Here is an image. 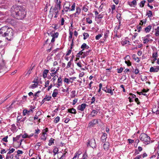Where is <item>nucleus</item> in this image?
<instances>
[{
    "label": "nucleus",
    "mask_w": 159,
    "mask_h": 159,
    "mask_svg": "<svg viewBox=\"0 0 159 159\" xmlns=\"http://www.w3.org/2000/svg\"><path fill=\"white\" fill-rule=\"evenodd\" d=\"M11 11V16L14 18L18 20H22L26 16V13L25 9L21 6H19L15 8Z\"/></svg>",
    "instance_id": "f257e3e1"
},
{
    "label": "nucleus",
    "mask_w": 159,
    "mask_h": 159,
    "mask_svg": "<svg viewBox=\"0 0 159 159\" xmlns=\"http://www.w3.org/2000/svg\"><path fill=\"white\" fill-rule=\"evenodd\" d=\"M140 139L145 144H148L150 143V138L149 136L144 133H142L140 135Z\"/></svg>",
    "instance_id": "f03ea898"
},
{
    "label": "nucleus",
    "mask_w": 159,
    "mask_h": 159,
    "mask_svg": "<svg viewBox=\"0 0 159 159\" xmlns=\"http://www.w3.org/2000/svg\"><path fill=\"white\" fill-rule=\"evenodd\" d=\"M6 32L5 37H7V39L9 40H11L13 37V30L11 28H8Z\"/></svg>",
    "instance_id": "7ed1b4c3"
},
{
    "label": "nucleus",
    "mask_w": 159,
    "mask_h": 159,
    "mask_svg": "<svg viewBox=\"0 0 159 159\" xmlns=\"http://www.w3.org/2000/svg\"><path fill=\"white\" fill-rule=\"evenodd\" d=\"M70 3L69 2L66 1L64 3V5L65 6L64 7V9L62 10V12L63 13L64 11L67 12L68 11H70Z\"/></svg>",
    "instance_id": "20e7f679"
},
{
    "label": "nucleus",
    "mask_w": 159,
    "mask_h": 159,
    "mask_svg": "<svg viewBox=\"0 0 159 159\" xmlns=\"http://www.w3.org/2000/svg\"><path fill=\"white\" fill-rule=\"evenodd\" d=\"M22 135L20 134L19 135H17L16 136V137H13V141L14 142L17 141L18 143H20V145L19 146H20L21 144V142L23 141L22 139H20L21 137V136Z\"/></svg>",
    "instance_id": "39448f33"
},
{
    "label": "nucleus",
    "mask_w": 159,
    "mask_h": 159,
    "mask_svg": "<svg viewBox=\"0 0 159 159\" xmlns=\"http://www.w3.org/2000/svg\"><path fill=\"white\" fill-rule=\"evenodd\" d=\"M95 140L94 139H92L90 140H89L87 143V145L88 146H90L92 148L95 147Z\"/></svg>",
    "instance_id": "423d86ee"
},
{
    "label": "nucleus",
    "mask_w": 159,
    "mask_h": 159,
    "mask_svg": "<svg viewBox=\"0 0 159 159\" xmlns=\"http://www.w3.org/2000/svg\"><path fill=\"white\" fill-rule=\"evenodd\" d=\"M8 28L7 27H3L0 29V34H1L2 36L5 37V35H6V32Z\"/></svg>",
    "instance_id": "0eeeda50"
},
{
    "label": "nucleus",
    "mask_w": 159,
    "mask_h": 159,
    "mask_svg": "<svg viewBox=\"0 0 159 159\" xmlns=\"http://www.w3.org/2000/svg\"><path fill=\"white\" fill-rule=\"evenodd\" d=\"M98 120L99 119H93L90 121L89 124V126L90 127H93L94 125L98 123Z\"/></svg>",
    "instance_id": "6e6552de"
},
{
    "label": "nucleus",
    "mask_w": 159,
    "mask_h": 159,
    "mask_svg": "<svg viewBox=\"0 0 159 159\" xmlns=\"http://www.w3.org/2000/svg\"><path fill=\"white\" fill-rule=\"evenodd\" d=\"M159 70V66H154L152 67L150 69L149 71L150 72H157Z\"/></svg>",
    "instance_id": "1a4fd4ad"
},
{
    "label": "nucleus",
    "mask_w": 159,
    "mask_h": 159,
    "mask_svg": "<svg viewBox=\"0 0 159 159\" xmlns=\"http://www.w3.org/2000/svg\"><path fill=\"white\" fill-rule=\"evenodd\" d=\"M86 106H87V105L86 104L83 103L78 106L77 109L81 111H84Z\"/></svg>",
    "instance_id": "9d476101"
},
{
    "label": "nucleus",
    "mask_w": 159,
    "mask_h": 159,
    "mask_svg": "<svg viewBox=\"0 0 159 159\" xmlns=\"http://www.w3.org/2000/svg\"><path fill=\"white\" fill-rule=\"evenodd\" d=\"M111 87H110V88L107 89V87L103 88L102 89V90L105 91L106 93H110L111 95H112L113 94V90L111 89Z\"/></svg>",
    "instance_id": "9b49d317"
},
{
    "label": "nucleus",
    "mask_w": 159,
    "mask_h": 159,
    "mask_svg": "<svg viewBox=\"0 0 159 159\" xmlns=\"http://www.w3.org/2000/svg\"><path fill=\"white\" fill-rule=\"evenodd\" d=\"M110 144L108 142H106L103 145V149L106 151H107L109 148Z\"/></svg>",
    "instance_id": "f8f14e48"
},
{
    "label": "nucleus",
    "mask_w": 159,
    "mask_h": 159,
    "mask_svg": "<svg viewBox=\"0 0 159 159\" xmlns=\"http://www.w3.org/2000/svg\"><path fill=\"white\" fill-rule=\"evenodd\" d=\"M128 4L131 7H135L137 5V2L136 0H134L132 2H128Z\"/></svg>",
    "instance_id": "ddd939ff"
},
{
    "label": "nucleus",
    "mask_w": 159,
    "mask_h": 159,
    "mask_svg": "<svg viewBox=\"0 0 159 159\" xmlns=\"http://www.w3.org/2000/svg\"><path fill=\"white\" fill-rule=\"evenodd\" d=\"M81 153L82 152L81 151H78L75 154L74 156L72 159H78L79 155H80Z\"/></svg>",
    "instance_id": "4468645a"
},
{
    "label": "nucleus",
    "mask_w": 159,
    "mask_h": 159,
    "mask_svg": "<svg viewBox=\"0 0 159 159\" xmlns=\"http://www.w3.org/2000/svg\"><path fill=\"white\" fill-rule=\"evenodd\" d=\"M67 112L73 114H75L76 113V110L73 108L68 109L67 110Z\"/></svg>",
    "instance_id": "2eb2a0df"
},
{
    "label": "nucleus",
    "mask_w": 159,
    "mask_h": 159,
    "mask_svg": "<svg viewBox=\"0 0 159 159\" xmlns=\"http://www.w3.org/2000/svg\"><path fill=\"white\" fill-rule=\"evenodd\" d=\"M81 11L80 8L79 7H76V10L75 13L74 14L75 16L76 17L77 15H79Z\"/></svg>",
    "instance_id": "dca6fc26"
},
{
    "label": "nucleus",
    "mask_w": 159,
    "mask_h": 159,
    "mask_svg": "<svg viewBox=\"0 0 159 159\" xmlns=\"http://www.w3.org/2000/svg\"><path fill=\"white\" fill-rule=\"evenodd\" d=\"M107 138V134L106 133H104L103 134L102 136L101 137V140L102 142H104L106 141V139Z\"/></svg>",
    "instance_id": "f3484780"
},
{
    "label": "nucleus",
    "mask_w": 159,
    "mask_h": 159,
    "mask_svg": "<svg viewBox=\"0 0 159 159\" xmlns=\"http://www.w3.org/2000/svg\"><path fill=\"white\" fill-rule=\"evenodd\" d=\"M32 69L33 68H30L29 70L25 71L24 73L25 76H28L31 73Z\"/></svg>",
    "instance_id": "a211bd4d"
},
{
    "label": "nucleus",
    "mask_w": 159,
    "mask_h": 159,
    "mask_svg": "<svg viewBox=\"0 0 159 159\" xmlns=\"http://www.w3.org/2000/svg\"><path fill=\"white\" fill-rule=\"evenodd\" d=\"M52 12V13H58V9L56 7H54L53 9H52V8L50 9V13Z\"/></svg>",
    "instance_id": "6ab92c4d"
},
{
    "label": "nucleus",
    "mask_w": 159,
    "mask_h": 159,
    "mask_svg": "<svg viewBox=\"0 0 159 159\" xmlns=\"http://www.w3.org/2000/svg\"><path fill=\"white\" fill-rule=\"evenodd\" d=\"M98 113V111L96 110H93L91 112V116L93 117H94L97 115Z\"/></svg>",
    "instance_id": "aec40b11"
},
{
    "label": "nucleus",
    "mask_w": 159,
    "mask_h": 159,
    "mask_svg": "<svg viewBox=\"0 0 159 159\" xmlns=\"http://www.w3.org/2000/svg\"><path fill=\"white\" fill-rule=\"evenodd\" d=\"M49 72V70H48L45 69V70L43 73V76L44 78H45L47 77V74Z\"/></svg>",
    "instance_id": "412c9836"
},
{
    "label": "nucleus",
    "mask_w": 159,
    "mask_h": 159,
    "mask_svg": "<svg viewBox=\"0 0 159 159\" xmlns=\"http://www.w3.org/2000/svg\"><path fill=\"white\" fill-rule=\"evenodd\" d=\"M152 26L151 25H149L144 29V30L146 33L150 32L152 29Z\"/></svg>",
    "instance_id": "4be33fe9"
},
{
    "label": "nucleus",
    "mask_w": 159,
    "mask_h": 159,
    "mask_svg": "<svg viewBox=\"0 0 159 159\" xmlns=\"http://www.w3.org/2000/svg\"><path fill=\"white\" fill-rule=\"evenodd\" d=\"M6 68L5 61L3 60H2V64H0V70L1 69H4Z\"/></svg>",
    "instance_id": "5701e85b"
},
{
    "label": "nucleus",
    "mask_w": 159,
    "mask_h": 159,
    "mask_svg": "<svg viewBox=\"0 0 159 159\" xmlns=\"http://www.w3.org/2000/svg\"><path fill=\"white\" fill-rule=\"evenodd\" d=\"M146 15L149 18H151L152 16V14L151 11L149 10L147 12Z\"/></svg>",
    "instance_id": "b1692460"
},
{
    "label": "nucleus",
    "mask_w": 159,
    "mask_h": 159,
    "mask_svg": "<svg viewBox=\"0 0 159 159\" xmlns=\"http://www.w3.org/2000/svg\"><path fill=\"white\" fill-rule=\"evenodd\" d=\"M57 91L58 90L57 89H55L54 90L52 95L53 97L55 98L57 96V95L58 94Z\"/></svg>",
    "instance_id": "393cba45"
},
{
    "label": "nucleus",
    "mask_w": 159,
    "mask_h": 159,
    "mask_svg": "<svg viewBox=\"0 0 159 159\" xmlns=\"http://www.w3.org/2000/svg\"><path fill=\"white\" fill-rule=\"evenodd\" d=\"M132 57L133 58V59L134 60L137 61H136L137 62H139L140 61V60L139 59V58L138 57H136V55L135 54H133V56H132Z\"/></svg>",
    "instance_id": "a878e982"
},
{
    "label": "nucleus",
    "mask_w": 159,
    "mask_h": 159,
    "mask_svg": "<svg viewBox=\"0 0 159 159\" xmlns=\"http://www.w3.org/2000/svg\"><path fill=\"white\" fill-rule=\"evenodd\" d=\"M58 149L57 148L55 147L53 150V152L54 153V156L57 154L58 153Z\"/></svg>",
    "instance_id": "bb28decb"
},
{
    "label": "nucleus",
    "mask_w": 159,
    "mask_h": 159,
    "mask_svg": "<svg viewBox=\"0 0 159 159\" xmlns=\"http://www.w3.org/2000/svg\"><path fill=\"white\" fill-rule=\"evenodd\" d=\"M69 41H71L72 37V35H73V32L72 31H70V29L69 30Z\"/></svg>",
    "instance_id": "cd10ccee"
},
{
    "label": "nucleus",
    "mask_w": 159,
    "mask_h": 159,
    "mask_svg": "<svg viewBox=\"0 0 159 159\" xmlns=\"http://www.w3.org/2000/svg\"><path fill=\"white\" fill-rule=\"evenodd\" d=\"M109 33V32L108 30H107L105 31L104 34V36L105 39H107L108 37Z\"/></svg>",
    "instance_id": "c85d7f7f"
},
{
    "label": "nucleus",
    "mask_w": 159,
    "mask_h": 159,
    "mask_svg": "<svg viewBox=\"0 0 159 159\" xmlns=\"http://www.w3.org/2000/svg\"><path fill=\"white\" fill-rule=\"evenodd\" d=\"M75 90L72 91L70 95V97L71 98H74L75 96Z\"/></svg>",
    "instance_id": "c756f323"
},
{
    "label": "nucleus",
    "mask_w": 159,
    "mask_h": 159,
    "mask_svg": "<svg viewBox=\"0 0 159 159\" xmlns=\"http://www.w3.org/2000/svg\"><path fill=\"white\" fill-rule=\"evenodd\" d=\"M75 2H74L72 6H71V8L70 9V11H74L75 10Z\"/></svg>",
    "instance_id": "7c9ffc66"
},
{
    "label": "nucleus",
    "mask_w": 159,
    "mask_h": 159,
    "mask_svg": "<svg viewBox=\"0 0 159 159\" xmlns=\"http://www.w3.org/2000/svg\"><path fill=\"white\" fill-rule=\"evenodd\" d=\"M84 36V39L85 40L88 38L89 36V35L88 33H84L83 34Z\"/></svg>",
    "instance_id": "2f4dec72"
},
{
    "label": "nucleus",
    "mask_w": 159,
    "mask_h": 159,
    "mask_svg": "<svg viewBox=\"0 0 159 159\" xmlns=\"http://www.w3.org/2000/svg\"><path fill=\"white\" fill-rule=\"evenodd\" d=\"M55 7H56L58 9L60 10L61 8V3H60V2H58L57 3H56L55 6Z\"/></svg>",
    "instance_id": "473e14b6"
},
{
    "label": "nucleus",
    "mask_w": 159,
    "mask_h": 159,
    "mask_svg": "<svg viewBox=\"0 0 159 159\" xmlns=\"http://www.w3.org/2000/svg\"><path fill=\"white\" fill-rule=\"evenodd\" d=\"M54 139L52 138H51L49 140V142L48 143V145L49 146H51L52 145L53 143H54Z\"/></svg>",
    "instance_id": "72a5a7b5"
},
{
    "label": "nucleus",
    "mask_w": 159,
    "mask_h": 159,
    "mask_svg": "<svg viewBox=\"0 0 159 159\" xmlns=\"http://www.w3.org/2000/svg\"><path fill=\"white\" fill-rule=\"evenodd\" d=\"M146 2L145 0H143L141 1L139 4V6L141 7H143L144 6V4Z\"/></svg>",
    "instance_id": "f704fd0d"
},
{
    "label": "nucleus",
    "mask_w": 159,
    "mask_h": 159,
    "mask_svg": "<svg viewBox=\"0 0 159 159\" xmlns=\"http://www.w3.org/2000/svg\"><path fill=\"white\" fill-rule=\"evenodd\" d=\"M102 34H99L96 35L95 37V39L97 40L99 39L102 36Z\"/></svg>",
    "instance_id": "c9c22d12"
},
{
    "label": "nucleus",
    "mask_w": 159,
    "mask_h": 159,
    "mask_svg": "<svg viewBox=\"0 0 159 159\" xmlns=\"http://www.w3.org/2000/svg\"><path fill=\"white\" fill-rule=\"evenodd\" d=\"M38 83H35V84H34L31 85L30 88L32 89H34L37 87L38 84Z\"/></svg>",
    "instance_id": "e433bc0d"
},
{
    "label": "nucleus",
    "mask_w": 159,
    "mask_h": 159,
    "mask_svg": "<svg viewBox=\"0 0 159 159\" xmlns=\"http://www.w3.org/2000/svg\"><path fill=\"white\" fill-rule=\"evenodd\" d=\"M64 82L66 83V84H68L70 82L72 83L73 81H70V80L67 78H65L64 79Z\"/></svg>",
    "instance_id": "4c0bfd02"
},
{
    "label": "nucleus",
    "mask_w": 159,
    "mask_h": 159,
    "mask_svg": "<svg viewBox=\"0 0 159 159\" xmlns=\"http://www.w3.org/2000/svg\"><path fill=\"white\" fill-rule=\"evenodd\" d=\"M89 7L87 6H84L82 8V10H83L85 12H87L88 10Z\"/></svg>",
    "instance_id": "58836bf2"
},
{
    "label": "nucleus",
    "mask_w": 159,
    "mask_h": 159,
    "mask_svg": "<svg viewBox=\"0 0 159 159\" xmlns=\"http://www.w3.org/2000/svg\"><path fill=\"white\" fill-rule=\"evenodd\" d=\"M60 119V118L59 116L57 117L54 120V122L55 123H57L59 121Z\"/></svg>",
    "instance_id": "ea45409f"
},
{
    "label": "nucleus",
    "mask_w": 159,
    "mask_h": 159,
    "mask_svg": "<svg viewBox=\"0 0 159 159\" xmlns=\"http://www.w3.org/2000/svg\"><path fill=\"white\" fill-rule=\"evenodd\" d=\"M143 43L144 44H146L148 43L149 40H148V39L147 38H145V37H144L143 39Z\"/></svg>",
    "instance_id": "a19ab883"
},
{
    "label": "nucleus",
    "mask_w": 159,
    "mask_h": 159,
    "mask_svg": "<svg viewBox=\"0 0 159 159\" xmlns=\"http://www.w3.org/2000/svg\"><path fill=\"white\" fill-rule=\"evenodd\" d=\"M124 59L125 60V61H130V58L129 56V55H127L124 58Z\"/></svg>",
    "instance_id": "79ce46f5"
},
{
    "label": "nucleus",
    "mask_w": 159,
    "mask_h": 159,
    "mask_svg": "<svg viewBox=\"0 0 159 159\" xmlns=\"http://www.w3.org/2000/svg\"><path fill=\"white\" fill-rule=\"evenodd\" d=\"M86 21L87 23L89 24H90L92 23V21L89 18H87L86 19Z\"/></svg>",
    "instance_id": "37998d69"
},
{
    "label": "nucleus",
    "mask_w": 159,
    "mask_h": 159,
    "mask_svg": "<svg viewBox=\"0 0 159 159\" xmlns=\"http://www.w3.org/2000/svg\"><path fill=\"white\" fill-rule=\"evenodd\" d=\"M48 128H46L45 129L43 130V135L47 134L46 133L48 131Z\"/></svg>",
    "instance_id": "c03bdc74"
},
{
    "label": "nucleus",
    "mask_w": 159,
    "mask_h": 159,
    "mask_svg": "<svg viewBox=\"0 0 159 159\" xmlns=\"http://www.w3.org/2000/svg\"><path fill=\"white\" fill-rule=\"evenodd\" d=\"M103 155V154H102L101 152H99L97 153V157H98V158H99L101 157Z\"/></svg>",
    "instance_id": "a18cd8bd"
},
{
    "label": "nucleus",
    "mask_w": 159,
    "mask_h": 159,
    "mask_svg": "<svg viewBox=\"0 0 159 159\" xmlns=\"http://www.w3.org/2000/svg\"><path fill=\"white\" fill-rule=\"evenodd\" d=\"M44 98L45 99L46 101H48L51 100V97L46 96Z\"/></svg>",
    "instance_id": "49530a36"
},
{
    "label": "nucleus",
    "mask_w": 159,
    "mask_h": 159,
    "mask_svg": "<svg viewBox=\"0 0 159 159\" xmlns=\"http://www.w3.org/2000/svg\"><path fill=\"white\" fill-rule=\"evenodd\" d=\"M15 150V149L14 148H12L11 150H10L7 153V155H8V154H9L12 152H13Z\"/></svg>",
    "instance_id": "de8ad7c7"
},
{
    "label": "nucleus",
    "mask_w": 159,
    "mask_h": 159,
    "mask_svg": "<svg viewBox=\"0 0 159 159\" xmlns=\"http://www.w3.org/2000/svg\"><path fill=\"white\" fill-rule=\"evenodd\" d=\"M52 59L51 56L48 55L47 58V61L49 62Z\"/></svg>",
    "instance_id": "09e8293b"
},
{
    "label": "nucleus",
    "mask_w": 159,
    "mask_h": 159,
    "mask_svg": "<svg viewBox=\"0 0 159 159\" xmlns=\"http://www.w3.org/2000/svg\"><path fill=\"white\" fill-rule=\"evenodd\" d=\"M158 54L157 52H155L152 54V57L153 58H157Z\"/></svg>",
    "instance_id": "8fccbe9b"
},
{
    "label": "nucleus",
    "mask_w": 159,
    "mask_h": 159,
    "mask_svg": "<svg viewBox=\"0 0 159 159\" xmlns=\"http://www.w3.org/2000/svg\"><path fill=\"white\" fill-rule=\"evenodd\" d=\"M84 53V52L82 51H80L76 55L77 57H80V55H82Z\"/></svg>",
    "instance_id": "3c124183"
},
{
    "label": "nucleus",
    "mask_w": 159,
    "mask_h": 159,
    "mask_svg": "<svg viewBox=\"0 0 159 159\" xmlns=\"http://www.w3.org/2000/svg\"><path fill=\"white\" fill-rule=\"evenodd\" d=\"M125 63L127 64L128 66H130L131 65V63L130 61H125Z\"/></svg>",
    "instance_id": "603ef678"
},
{
    "label": "nucleus",
    "mask_w": 159,
    "mask_h": 159,
    "mask_svg": "<svg viewBox=\"0 0 159 159\" xmlns=\"http://www.w3.org/2000/svg\"><path fill=\"white\" fill-rule=\"evenodd\" d=\"M58 35H59L58 33V32H56V33H54V34H53L52 36L53 37H54L55 38H57L58 37Z\"/></svg>",
    "instance_id": "864d4df0"
},
{
    "label": "nucleus",
    "mask_w": 159,
    "mask_h": 159,
    "mask_svg": "<svg viewBox=\"0 0 159 159\" xmlns=\"http://www.w3.org/2000/svg\"><path fill=\"white\" fill-rule=\"evenodd\" d=\"M33 96L34 97L33 100H36L37 98L39 97V95L38 94H37V93H35L34 95H33Z\"/></svg>",
    "instance_id": "5fc2aeb1"
},
{
    "label": "nucleus",
    "mask_w": 159,
    "mask_h": 159,
    "mask_svg": "<svg viewBox=\"0 0 159 159\" xmlns=\"http://www.w3.org/2000/svg\"><path fill=\"white\" fill-rule=\"evenodd\" d=\"M71 51L72 49H69L66 53V56H69L71 53Z\"/></svg>",
    "instance_id": "6e6d98bb"
},
{
    "label": "nucleus",
    "mask_w": 159,
    "mask_h": 159,
    "mask_svg": "<svg viewBox=\"0 0 159 159\" xmlns=\"http://www.w3.org/2000/svg\"><path fill=\"white\" fill-rule=\"evenodd\" d=\"M123 70V69L122 67H120V69H117V71L118 73H121Z\"/></svg>",
    "instance_id": "4d7b16f0"
},
{
    "label": "nucleus",
    "mask_w": 159,
    "mask_h": 159,
    "mask_svg": "<svg viewBox=\"0 0 159 159\" xmlns=\"http://www.w3.org/2000/svg\"><path fill=\"white\" fill-rule=\"evenodd\" d=\"M142 155H138L136 156L134 159H140L142 158Z\"/></svg>",
    "instance_id": "13d9d810"
},
{
    "label": "nucleus",
    "mask_w": 159,
    "mask_h": 159,
    "mask_svg": "<svg viewBox=\"0 0 159 159\" xmlns=\"http://www.w3.org/2000/svg\"><path fill=\"white\" fill-rule=\"evenodd\" d=\"M62 79L61 77H59L57 80V83L59 84H62Z\"/></svg>",
    "instance_id": "bf43d9fd"
},
{
    "label": "nucleus",
    "mask_w": 159,
    "mask_h": 159,
    "mask_svg": "<svg viewBox=\"0 0 159 159\" xmlns=\"http://www.w3.org/2000/svg\"><path fill=\"white\" fill-rule=\"evenodd\" d=\"M121 15L120 14H118L117 15L116 17L117 19L120 21L121 20Z\"/></svg>",
    "instance_id": "052dcab7"
},
{
    "label": "nucleus",
    "mask_w": 159,
    "mask_h": 159,
    "mask_svg": "<svg viewBox=\"0 0 159 159\" xmlns=\"http://www.w3.org/2000/svg\"><path fill=\"white\" fill-rule=\"evenodd\" d=\"M93 83V81H91L89 84L88 88L89 89H92V88L91 87V85Z\"/></svg>",
    "instance_id": "680f3d73"
},
{
    "label": "nucleus",
    "mask_w": 159,
    "mask_h": 159,
    "mask_svg": "<svg viewBox=\"0 0 159 159\" xmlns=\"http://www.w3.org/2000/svg\"><path fill=\"white\" fill-rule=\"evenodd\" d=\"M28 111L26 109H24L23 111V115L25 116L26 113H28Z\"/></svg>",
    "instance_id": "e2e57ef3"
},
{
    "label": "nucleus",
    "mask_w": 159,
    "mask_h": 159,
    "mask_svg": "<svg viewBox=\"0 0 159 159\" xmlns=\"http://www.w3.org/2000/svg\"><path fill=\"white\" fill-rule=\"evenodd\" d=\"M133 72L135 74L137 75L139 73V71L138 69L136 68L134 70Z\"/></svg>",
    "instance_id": "0e129e2a"
},
{
    "label": "nucleus",
    "mask_w": 159,
    "mask_h": 159,
    "mask_svg": "<svg viewBox=\"0 0 159 159\" xmlns=\"http://www.w3.org/2000/svg\"><path fill=\"white\" fill-rule=\"evenodd\" d=\"M46 135H43L42 137L41 138V139L45 141L46 139V137L45 136Z\"/></svg>",
    "instance_id": "69168bd1"
},
{
    "label": "nucleus",
    "mask_w": 159,
    "mask_h": 159,
    "mask_svg": "<svg viewBox=\"0 0 159 159\" xmlns=\"http://www.w3.org/2000/svg\"><path fill=\"white\" fill-rule=\"evenodd\" d=\"M21 136L22 138H28V135L26 133L24 134Z\"/></svg>",
    "instance_id": "338daca9"
},
{
    "label": "nucleus",
    "mask_w": 159,
    "mask_h": 159,
    "mask_svg": "<svg viewBox=\"0 0 159 159\" xmlns=\"http://www.w3.org/2000/svg\"><path fill=\"white\" fill-rule=\"evenodd\" d=\"M49 83V81L47 80L45 82V87H47L48 86Z\"/></svg>",
    "instance_id": "774afa93"
}]
</instances>
